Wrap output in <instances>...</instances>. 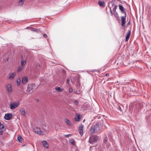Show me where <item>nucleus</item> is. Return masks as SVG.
Returning <instances> with one entry per match:
<instances>
[{
  "label": "nucleus",
  "instance_id": "obj_1",
  "mask_svg": "<svg viewBox=\"0 0 151 151\" xmlns=\"http://www.w3.org/2000/svg\"><path fill=\"white\" fill-rule=\"evenodd\" d=\"M100 129V127L99 124H96L95 125L92 126L89 131V133L91 134H92L95 132L99 131Z\"/></svg>",
  "mask_w": 151,
  "mask_h": 151
},
{
  "label": "nucleus",
  "instance_id": "obj_2",
  "mask_svg": "<svg viewBox=\"0 0 151 151\" xmlns=\"http://www.w3.org/2000/svg\"><path fill=\"white\" fill-rule=\"evenodd\" d=\"M99 137L96 136H92L89 138V142L90 143L93 144L96 142L98 139Z\"/></svg>",
  "mask_w": 151,
  "mask_h": 151
},
{
  "label": "nucleus",
  "instance_id": "obj_3",
  "mask_svg": "<svg viewBox=\"0 0 151 151\" xmlns=\"http://www.w3.org/2000/svg\"><path fill=\"white\" fill-rule=\"evenodd\" d=\"M5 88L6 89L9 94H11L12 91V86L9 84H8L5 86Z\"/></svg>",
  "mask_w": 151,
  "mask_h": 151
},
{
  "label": "nucleus",
  "instance_id": "obj_4",
  "mask_svg": "<svg viewBox=\"0 0 151 151\" xmlns=\"http://www.w3.org/2000/svg\"><path fill=\"white\" fill-rule=\"evenodd\" d=\"M33 131L35 132L40 135H43V132L41 130L40 128L35 127L33 129Z\"/></svg>",
  "mask_w": 151,
  "mask_h": 151
},
{
  "label": "nucleus",
  "instance_id": "obj_5",
  "mask_svg": "<svg viewBox=\"0 0 151 151\" xmlns=\"http://www.w3.org/2000/svg\"><path fill=\"white\" fill-rule=\"evenodd\" d=\"M13 116V115L11 113H7L5 114L4 116L5 119L6 120H9L11 119Z\"/></svg>",
  "mask_w": 151,
  "mask_h": 151
},
{
  "label": "nucleus",
  "instance_id": "obj_6",
  "mask_svg": "<svg viewBox=\"0 0 151 151\" xmlns=\"http://www.w3.org/2000/svg\"><path fill=\"white\" fill-rule=\"evenodd\" d=\"M35 85L33 84H29L27 88V92H30L31 91H33Z\"/></svg>",
  "mask_w": 151,
  "mask_h": 151
},
{
  "label": "nucleus",
  "instance_id": "obj_7",
  "mask_svg": "<svg viewBox=\"0 0 151 151\" xmlns=\"http://www.w3.org/2000/svg\"><path fill=\"white\" fill-rule=\"evenodd\" d=\"M19 104L17 103H14L10 104V108L12 109H14L15 108L17 107L18 106Z\"/></svg>",
  "mask_w": 151,
  "mask_h": 151
},
{
  "label": "nucleus",
  "instance_id": "obj_8",
  "mask_svg": "<svg viewBox=\"0 0 151 151\" xmlns=\"http://www.w3.org/2000/svg\"><path fill=\"white\" fill-rule=\"evenodd\" d=\"M28 81V78L26 76H24L23 77L22 83L23 84H25Z\"/></svg>",
  "mask_w": 151,
  "mask_h": 151
},
{
  "label": "nucleus",
  "instance_id": "obj_9",
  "mask_svg": "<svg viewBox=\"0 0 151 151\" xmlns=\"http://www.w3.org/2000/svg\"><path fill=\"white\" fill-rule=\"evenodd\" d=\"M121 21L122 23V26L124 27L125 25L126 17L123 16L121 17Z\"/></svg>",
  "mask_w": 151,
  "mask_h": 151
},
{
  "label": "nucleus",
  "instance_id": "obj_10",
  "mask_svg": "<svg viewBox=\"0 0 151 151\" xmlns=\"http://www.w3.org/2000/svg\"><path fill=\"white\" fill-rule=\"evenodd\" d=\"M16 73H11L10 74H9V76L8 77V78L9 79H13L14 78V77L16 76Z\"/></svg>",
  "mask_w": 151,
  "mask_h": 151
},
{
  "label": "nucleus",
  "instance_id": "obj_11",
  "mask_svg": "<svg viewBox=\"0 0 151 151\" xmlns=\"http://www.w3.org/2000/svg\"><path fill=\"white\" fill-rule=\"evenodd\" d=\"M41 143L42 144L44 147L47 148H48L49 147L48 144L46 141L44 140L42 141Z\"/></svg>",
  "mask_w": 151,
  "mask_h": 151
},
{
  "label": "nucleus",
  "instance_id": "obj_12",
  "mask_svg": "<svg viewBox=\"0 0 151 151\" xmlns=\"http://www.w3.org/2000/svg\"><path fill=\"white\" fill-rule=\"evenodd\" d=\"M131 32V30L127 32L126 37V41H127L128 40L130 36Z\"/></svg>",
  "mask_w": 151,
  "mask_h": 151
},
{
  "label": "nucleus",
  "instance_id": "obj_13",
  "mask_svg": "<svg viewBox=\"0 0 151 151\" xmlns=\"http://www.w3.org/2000/svg\"><path fill=\"white\" fill-rule=\"evenodd\" d=\"M80 115L79 114H78L75 118V120L76 121H79L80 119Z\"/></svg>",
  "mask_w": 151,
  "mask_h": 151
},
{
  "label": "nucleus",
  "instance_id": "obj_14",
  "mask_svg": "<svg viewBox=\"0 0 151 151\" xmlns=\"http://www.w3.org/2000/svg\"><path fill=\"white\" fill-rule=\"evenodd\" d=\"M21 66L24 67V66L26 64V60L24 59H22L20 61Z\"/></svg>",
  "mask_w": 151,
  "mask_h": 151
},
{
  "label": "nucleus",
  "instance_id": "obj_15",
  "mask_svg": "<svg viewBox=\"0 0 151 151\" xmlns=\"http://www.w3.org/2000/svg\"><path fill=\"white\" fill-rule=\"evenodd\" d=\"M119 9L122 12L124 13V7L121 4H119Z\"/></svg>",
  "mask_w": 151,
  "mask_h": 151
},
{
  "label": "nucleus",
  "instance_id": "obj_16",
  "mask_svg": "<svg viewBox=\"0 0 151 151\" xmlns=\"http://www.w3.org/2000/svg\"><path fill=\"white\" fill-rule=\"evenodd\" d=\"M24 68V67H23L22 66L20 65V66H19L18 68L17 72H19L21 71Z\"/></svg>",
  "mask_w": 151,
  "mask_h": 151
},
{
  "label": "nucleus",
  "instance_id": "obj_17",
  "mask_svg": "<svg viewBox=\"0 0 151 151\" xmlns=\"http://www.w3.org/2000/svg\"><path fill=\"white\" fill-rule=\"evenodd\" d=\"M55 89L58 92H61L63 91V89L60 87H56Z\"/></svg>",
  "mask_w": 151,
  "mask_h": 151
},
{
  "label": "nucleus",
  "instance_id": "obj_18",
  "mask_svg": "<svg viewBox=\"0 0 151 151\" xmlns=\"http://www.w3.org/2000/svg\"><path fill=\"white\" fill-rule=\"evenodd\" d=\"M17 84L18 86H19L21 83V80L19 78H17L16 79Z\"/></svg>",
  "mask_w": 151,
  "mask_h": 151
},
{
  "label": "nucleus",
  "instance_id": "obj_19",
  "mask_svg": "<svg viewBox=\"0 0 151 151\" xmlns=\"http://www.w3.org/2000/svg\"><path fill=\"white\" fill-rule=\"evenodd\" d=\"M20 111L21 112V114L23 115L24 116H25V113L24 111V109H22L20 110Z\"/></svg>",
  "mask_w": 151,
  "mask_h": 151
},
{
  "label": "nucleus",
  "instance_id": "obj_20",
  "mask_svg": "<svg viewBox=\"0 0 151 151\" xmlns=\"http://www.w3.org/2000/svg\"><path fill=\"white\" fill-rule=\"evenodd\" d=\"M65 122L67 124H68V125H71V123L70 122L68 119H65Z\"/></svg>",
  "mask_w": 151,
  "mask_h": 151
},
{
  "label": "nucleus",
  "instance_id": "obj_21",
  "mask_svg": "<svg viewBox=\"0 0 151 151\" xmlns=\"http://www.w3.org/2000/svg\"><path fill=\"white\" fill-rule=\"evenodd\" d=\"M24 0H20L19 1L18 4L19 6H22L24 2Z\"/></svg>",
  "mask_w": 151,
  "mask_h": 151
},
{
  "label": "nucleus",
  "instance_id": "obj_22",
  "mask_svg": "<svg viewBox=\"0 0 151 151\" xmlns=\"http://www.w3.org/2000/svg\"><path fill=\"white\" fill-rule=\"evenodd\" d=\"M69 142L73 145H74L75 144V141L73 139H70Z\"/></svg>",
  "mask_w": 151,
  "mask_h": 151
},
{
  "label": "nucleus",
  "instance_id": "obj_23",
  "mask_svg": "<svg viewBox=\"0 0 151 151\" xmlns=\"http://www.w3.org/2000/svg\"><path fill=\"white\" fill-rule=\"evenodd\" d=\"M104 2L101 1H99L98 2L99 4L101 6H103L104 5Z\"/></svg>",
  "mask_w": 151,
  "mask_h": 151
},
{
  "label": "nucleus",
  "instance_id": "obj_24",
  "mask_svg": "<svg viewBox=\"0 0 151 151\" xmlns=\"http://www.w3.org/2000/svg\"><path fill=\"white\" fill-rule=\"evenodd\" d=\"M17 139L19 142H21L22 141V137L20 136L19 135L17 137Z\"/></svg>",
  "mask_w": 151,
  "mask_h": 151
},
{
  "label": "nucleus",
  "instance_id": "obj_25",
  "mask_svg": "<svg viewBox=\"0 0 151 151\" xmlns=\"http://www.w3.org/2000/svg\"><path fill=\"white\" fill-rule=\"evenodd\" d=\"M43 128L47 130L48 129V126L46 124L44 125L43 126Z\"/></svg>",
  "mask_w": 151,
  "mask_h": 151
},
{
  "label": "nucleus",
  "instance_id": "obj_26",
  "mask_svg": "<svg viewBox=\"0 0 151 151\" xmlns=\"http://www.w3.org/2000/svg\"><path fill=\"white\" fill-rule=\"evenodd\" d=\"M31 30L34 32H37L38 31V29H37L32 28L31 29Z\"/></svg>",
  "mask_w": 151,
  "mask_h": 151
},
{
  "label": "nucleus",
  "instance_id": "obj_27",
  "mask_svg": "<svg viewBox=\"0 0 151 151\" xmlns=\"http://www.w3.org/2000/svg\"><path fill=\"white\" fill-rule=\"evenodd\" d=\"M110 4V3H109V4H108V6H109V8L110 9V13H111V16H112L113 15V13L112 12L111 7H110V6H109V4Z\"/></svg>",
  "mask_w": 151,
  "mask_h": 151
},
{
  "label": "nucleus",
  "instance_id": "obj_28",
  "mask_svg": "<svg viewBox=\"0 0 151 151\" xmlns=\"http://www.w3.org/2000/svg\"><path fill=\"white\" fill-rule=\"evenodd\" d=\"M74 104L75 105H78L79 104V102L78 101H75L74 102Z\"/></svg>",
  "mask_w": 151,
  "mask_h": 151
},
{
  "label": "nucleus",
  "instance_id": "obj_29",
  "mask_svg": "<svg viewBox=\"0 0 151 151\" xmlns=\"http://www.w3.org/2000/svg\"><path fill=\"white\" fill-rule=\"evenodd\" d=\"M117 6H114V8H113V11L114 12H116V9Z\"/></svg>",
  "mask_w": 151,
  "mask_h": 151
},
{
  "label": "nucleus",
  "instance_id": "obj_30",
  "mask_svg": "<svg viewBox=\"0 0 151 151\" xmlns=\"http://www.w3.org/2000/svg\"><path fill=\"white\" fill-rule=\"evenodd\" d=\"M4 128V125L2 124L0 126V130Z\"/></svg>",
  "mask_w": 151,
  "mask_h": 151
},
{
  "label": "nucleus",
  "instance_id": "obj_31",
  "mask_svg": "<svg viewBox=\"0 0 151 151\" xmlns=\"http://www.w3.org/2000/svg\"><path fill=\"white\" fill-rule=\"evenodd\" d=\"M79 133L81 136L83 134V130H79Z\"/></svg>",
  "mask_w": 151,
  "mask_h": 151
},
{
  "label": "nucleus",
  "instance_id": "obj_32",
  "mask_svg": "<svg viewBox=\"0 0 151 151\" xmlns=\"http://www.w3.org/2000/svg\"><path fill=\"white\" fill-rule=\"evenodd\" d=\"M71 135V134H65V135L64 136L65 137H68L69 136H70Z\"/></svg>",
  "mask_w": 151,
  "mask_h": 151
},
{
  "label": "nucleus",
  "instance_id": "obj_33",
  "mask_svg": "<svg viewBox=\"0 0 151 151\" xmlns=\"http://www.w3.org/2000/svg\"><path fill=\"white\" fill-rule=\"evenodd\" d=\"M73 91V89L72 88H70L69 89V91L70 93L72 92Z\"/></svg>",
  "mask_w": 151,
  "mask_h": 151
},
{
  "label": "nucleus",
  "instance_id": "obj_34",
  "mask_svg": "<svg viewBox=\"0 0 151 151\" xmlns=\"http://www.w3.org/2000/svg\"><path fill=\"white\" fill-rule=\"evenodd\" d=\"M83 126L82 125L80 127H79V130H83Z\"/></svg>",
  "mask_w": 151,
  "mask_h": 151
},
{
  "label": "nucleus",
  "instance_id": "obj_35",
  "mask_svg": "<svg viewBox=\"0 0 151 151\" xmlns=\"http://www.w3.org/2000/svg\"><path fill=\"white\" fill-rule=\"evenodd\" d=\"M3 131L2 129L0 130V135H2L3 134Z\"/></svg>",
  "mask_w": 151,
  "mask_h": 151
},
{
  "label": "nucleus",
  "instance_id": "obj_36",
  "mask_svg": "<svg viewBox=\"0 0 151 151\" xmlns=\"http://www.w3.org/2000/svg\"><path fill=\"white\" fill-rule=\"evenodd\" d=\"M69 82H70V80L69 79H68L67 82L66 83L67 84H68L69 83Z\"/></svg>",
  "mask_w": 151,
  "mask_h": 151
},
{
  "label": "nucleus",
  "instance_id": "obj_37",
  "mask_svg": "<svg viewBox=\"0 0 151 151\" xmlns=\"http://www.w3.org/2000/svg\"><path fill=\"white\" fill-rule=\"evenodd\" d=\"M114 14L115 15V17H116V16H118V13H117V12H114Z\"/></svg>",
  "mask_w": 151,
  "mask_h": 151
},
{
  "label": "nucleus",
  "instance_id": "obj_38",
  "mask_svg": "<svg viewBox=\"0 0 151 151\" xmlns=\"http://www.w3.org/2000/svg\"><path fill=\"white\" fill-rule=\"evenodd\" d=\"M47 35L46 34H44L43 35V37L45 38L47 37Z\"/></svg>",
  "mask_w": 151,
  "mask_h": 151
},
{
  "label": "nucleus",
  "instance_id": "obj_39",
  "mask_svg": "<svg viewBox=\"0 0 151 151\" xmlns=\"http://www.w3.org/2000/svg\"><path fill=\"white\" fill-rule=\"evenodd\" d=\"M107 141V139H104V142L105 143H106Z\"/></svg>",
  "mask_w": 151,
  "mask_h": 151
},
{
  "label": "nucleus",
  "instance_id": "obj_40",
  "mask_svg": "<svg viewBox=\"0 0 151 151\" xmlns=\"http://www.w3.org/2000/svg\"><path fill=\"white\" fill-rule=\"evenodd\" d=\"M109 74L108 73H107L106 74V76H109Z\"/></svg>",
  "mask_w": 151,
  "mask_h": 151
},
{
  "label": "nucleus",
  "instance_id": "obj_41",
  "mask_svg": "<svg viewBox=\"0 0 151 151\" xmlns=\"http://www.w3.org/2000/svg\"><path fill=\"white\" fill-rule=\"evenodd\" d=\"M35 101H37V102H38L39 101V100L38 99H35Z\"/></svg>",
  "mask_w": 151,
  "mask_h": 151
},
{
  "label": "nucleus",
  "instance_id": "obj_42",
  "mask_svg": "<svg viewBox=\"0 0 151 151\" xmlns=\"http://www.w3.org/2000/svg\"><path fill=\"white\" fill-rule=\"evenodd\" d=\"M111 6H113V3L112 2H111Z\"/></svg>",
  "mask_w": 151,
  "mask_h": 151
},
{
  "label": "nucleus",
  "instance_id": "obj_43",
  "mask_svg": "<svg viewBox=\"0 0 151 151\" xmlns=\"http://www.w3.org/2000/svg\"><path fill=\"white\" fill-rule=\"evenodd\" d=\"M131 107H132L131 105L129 106V108H131Z\"/></svg>",
  "mask_w": 151,
  "mask_h": 151
},
{
  "label": "nucleus",
  "instance_id": "obj_44",
  "mask_svg": "<svg viewBox=\"0 0 151 151\" xmlns=\"http://www.w3.org/2000/svg\"><path fill=\"white\" fill-rule=\"evenodd\" d=\"M2 124L0 122V126Z\"/></svg>",
  "mask_w": 151,
  "mask_h": 151
},
{
  "label": "nucleus",
  "instance_id": "obj_45",
  "mask_svg": "<svg viewBox=\"0 0 151 151\" xmlns=\"http://www.w3.org/2000/svg\"><path fill=\"white\" fill-rule=\"evenodd\" d=\"M129 24V22L127 24V25H128V24Z\"/></svg>",
  "mask_w": 151,
  "mask_h": 151
},
{
  "label": "nucleus",
  "instance_id": "obj_46",
  "mask_svg": "<svg viewBox=\"0 0 151 151\" xmlns=\"http://www.w3.org/2000/svg\"><path fill=\"white\" fill-rule=\"evenodd\" d=\"M8 60H9V59H7V61H8Z\"/></svg>",
  "mask_w": 151,
  "mask_h": 151
},
{
  "label": "nucleus",
  "instance_id": "obj_47",
  "mask_svg": "<svg viewBox=\"0 0 151 151\" xmlns=\"http://www.w3.org/2000/svg\"><path fill=\"white\" fill-rule=\"evenodd\" d=\"M85 120L83 121V122H84Z\"/></svg>",
  "mask_w": 151,
  "mask_h": 151
}]
</instances>
